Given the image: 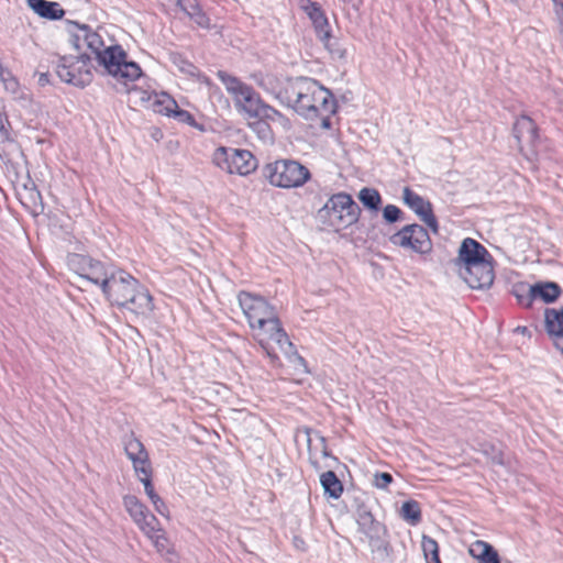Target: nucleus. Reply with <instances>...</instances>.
I'll return each instance as SVG.
<instances>
[{
	"label": "nucleus",
	"instance_id": "nucleus-6",
	"mask_svg": "<svg viewBox=\"0 0 563 563\" xmlns=\"http://www.w3.org/2000/svg\"><path fill=\"white\" fill-rule=\"evenodd\" d=\"M361 216V208L346 192L332 195L317 212L318 220L336 231L346 229L356 223Z\"/></svg>",
	"mask_w": 563,
	"mask_h": 563
},
{
	"label": "nucleus",
	"instance_id": "nucleus-34",
	"mask_svg": "<svg viewBox=\"0 0 563 563\" xmlns=\"http://www.w3.org/2000/svg\"><path fill=\"white\" fill-rule=\"evenodd\" d=\"M512 294L517 301L526 308H531L533 303V297L530 294V285L525 283L516 284L512 288Z\"/></svg>",
	"mask_w": 563,
	"mask_h": 563
},
{
	"label": "nucleus",
	"instance_id": "nucleus-4",
	"mask_svg": "<svg viewBox=\"0 0 563 563\" xmlns=\"http://www.w3.org/2000/svg\"><path fill=\"white\" fill-rule=\"evenodd\" d=\"M306 120L336 112V101L332 92L309 77H294L289 96L285 103Z\"/></svg>",
	"mask_w": 563,
	"mask_h": 563
},
{
	"label": "nucleus",
	"instance_id": "nucleus-40",
	"mask_svg": "<svg viewBox=\"0 0 563 563\" xmlns=\"http://www.w3.org/2000/svg\"><path fill=\"white\" fill-rule=\"evenodd\" d=\"M10 129L11 124L8 120L7 114L0 111V142H5L10 140Z\"/></svg>",
	"mask_w": 563,
	"mask_h": 563
},
{
	"label": "nucleus",
	"instance_id": "nucleus-32",
	"mask_svg": "<svg viewBox=\"0 0 563 563\" xmlns=\"http://www.w3.org/2000/svg\"><path fill=\"white\" fill-rule=\"evenodd\" d=\"M137 527L150 538L154 539V533L159 532V521L157 518L150 512V510L146 511V514L141 518L140 522H137Z\"/></svg>",
	"mask_w": 563,
	"mask_h": 563
},
{
	"label": "nucleus",
	"instance_id": "nucleus-19",
	"mask_svg": "<svg viewBox=\"0 0 563 563\" xmlns=\"http://www.w3.org/2000/svg\"><path fill=\"white\" fill-rule=\"evenodd\" d=\"M141 100L151 102L150 107L153 111L167 117H172L175 109H178L177 102L166 92L148 93L147 91H142Z\"/></svg>",
	"mask_w": 563,
	"mask_h": 563
},
{
	"label": "nucleus",
	"instance_id": "nucleus-9",
	"mask_svg": "<svg viewBox=\"0 0 563 563\" xmlns=\"http://www.w3.org/2000/svg\"><path fill=\"white\" fill-rule=\"evenodd\" d=\"M217 76L232 96L235 108L249 119H255L263 101L254 89L224 70H219Z\"/></svg>",
	"mask_w": 563,
	"mask_h": 563
},
{
	"label": "nucleus",
	"instance_id": "nucleus-25",
	"mask_svg": "<svg viewBox=\"0 0 563 563\" xmlns=\"http://www.w3.org/2000/svg\"><path fill=\"white\" fill-rule=\"evenodd\" d=\"M320 483L324 494L330 498L339 499L343 493V484L333 471H327L321 474Z\"/></svg>",
	"mask_w": 563,
	"mask_h": 563
},
{
	"label": "nucleus",
	"instance_id": "nucleus-3",
	"mask_svg": "<svg viewBox=\"0 0 563 563\" xmlns=\"http://www.w3.org/2000/svg\"><path fill=\"white\" fill-rule=\"evenodd\" d=\"M101 291L112 306L125 309L136 317H148L154 310L148 289L123 269L115 268Z\"/></svg>",
	"mask_w": 563,
	"mask_h": 563
},
{
	"label": "nucleus",
	"instance_id": "nucleus-50",
	"mask_svg": "<svg viewBox=\"0 0 563 563\" xmlns=\"http://www.w3.org/2000/svg\"><path fill=\"white\" fill-rule=\"evenodd\" d=\"M517 330L520 331V332H525L527 330V328L526 327H523V328L519 327Z\"/></svg>",
	"mask_w": 563,
	"mask_h": 563
},
{
	"label": "nucleus",
	"instance_id": "nucleus-8",
	"mask_svg": "<svg viewBox=\"0 0 563 563\" xmlns=\"http://www.w3.org/2000/svg\"><path fill=\"white\" fill-rule=\"evenodd\" d=\"M91 57L79 53L77 56H58L55 73L62 81L84 88L93 79Z\"/></svg>",
	"mask_w": 563,
	"mask_h": 563
},
{
	"label": "nucleus",
	"instance_id": "nucleus-22",
	"mask_svg": "<svg viewBox=\"0 0 563 563\" xmlns=\"http://www.w3.org/2000/svg\"><path fill=\"white\" fill-rule=\"evenodd\" d=\"M27 5L41 18L48 20H60L65 11L57 2L47 0H26Z\"/></svg>",
	"mask_w": 563,
	"mask_h": 563
},
{
	"label": "nucleus",
	"instance_id": "nucleus-21",
	"mask_svg": "<svg viewBox=\"0 0 563 563\" xmlns=\"http://www.w3.org/2000/svg\"><path fill=\"white\" fill-rule=\"evenodd\" d=\"M175 4L184 11L199 27L210 29V18L202 10L198 0H174Z\"/></svg>",
	"mask_w": 563,
	"mask_h": 563
},
{
	"label": "nucleus",
	"instance_id": "nucleus-33",
	"mask_svg": "<svg viewBox=\"0 0 563 563\" xmlns=\"http://www.w3.org/2000/svg\"><path fill=\"white\" fill-rule=\"evenodd\" d=\"M421 547L427 563L440 560L439 544L433 538L423 534L421 540Z\"/></svg>",
	"mask_w": 563,
	"mask_h": 563
},
{
	"label": "nucleus",
	"instance_id": "nucleus-43",
	"mask_svg": "<svg viewBox=\"0 0 563 563\" xmlns=\"http://www.w3.org/2000/svg\"><path fill=\"white\" fill-rule=\"evenodd\" d=\"M172 117L176 118L180 122L188 123L189 125L196 124L194 115L190 112H188L187 110H183L179 108L175 109Z\"/></svg>",
	"mask_w": 563,
	"mask_h": 563
},
{
	"label": "nucleus",
	"instance_id": "nucleus-7",
	"mask_svg": "<svg viewBox=\"0 0 563 563\" xmlns=\"http://www.w3.org/2000/svg\"><path fill=\"white\" fill-rule=\"evenodd\" d=\"M263 174L276 187L295 188L305 185L310 178L309 169L295 159H278L267 164Z\"/></svg>",
	"mask_w": 563,
	"mask_h": 563
},
{
	"label": "nucleus",
	"instance_id": "nucleus-1",
	"mask_svg": "<svg viewBox=\"0 0 563 563\" xmlns=\"http://www.w3.org/2000/svg\"><path fill=\"white\" fill-rule=\"evenodd\" d=\"M238 301L249 321L250 327L253 330H260L267 336L260 338L258 342L273 363L278 357L269 349L268 341H274L279 346L280 351L287 356L289 362L296 366L306 367L305 358L297 353L294 344L289 341L274 306H272L262 296L253 295L244 290L238 294Z\"/></svg>",
	"mask_w": 563,
	"mask_h": 563
},
{
	"label": "nucleus",
	"instance_id": "nucleus-14",
	"mask_svg": "<svg viewBox=\"0 0 563 563\" xmlns=\"http://www.w3.org/2000/svg\"><path fill=\"white\" fill-rule=\"evenodd\" d=\"M493 262L494 261H486L465 267L457 271L459 276L472 289H488L493 285L495 278Z\"/></svg>",
	"mask_w": 563,
	"mask_h": 563
},
{
	"label": "nucleus",
	"instance_id": "nucleus-35",
	"mask_svg": "<svg viewBox=\"0 0 563 563\" xmlns=\"http://www.w3.org/2000/svg\"><path fill=\"white\" fill-rule=\"evenodd\" d=\"M173 64L178 68L179 71L196 77L199 75V69L191 62L187 60L180 54L172 55Z\"/></svg>",
	"mask_w": 563,
	"mask_h": 563
},
{
	"label": "nucleus",
	"instance_id": "nucleus-36",
	"mask_svg": "<svg viewBox=\"0 0 563 563\" xmlns=\"http://www.w3.org/2000/svg\"><path fill=\"white\" fill-rule=\"evenodd\" d=\"M251 129L258 135V137L263 141H272L273 140V131L269 126V123L265 122L262 119H255L254 122L250 123Z\"/></svg>",
	"mask_w": 563,
	"mask_h": 563
},
{
	"label": "nucleus",
	"instance_id": "nucleus-29",
	"mask_svg": "<svg viewBox=\"0 0 563 563\" xmlns=\"http://www.w3.org/2000/svg\"><path fill=\"white\" fill-rule=\"evenodd\" d=\"M126 456L132 462L134 472L136 473L137 476H147L150 471H152L146 449H143L142 453H131L130 455Z\"/></svg>",
	"mask_w": 563,
	"mask_h": 563
},
{
	"label": "nucleus",
	"instance_id": "nucleus-20",
	"mask_svg": "<svg viewBox=\"0 0 563 563\" xmlns=\"http://www.w3.org/2000/svg\"><path fill=\"white\" fill-rule=\"evenodd\" d=\"M530 294L534 300H541L544 303H552L562 294L561 286L555 282H538L530 285Z\"/></svg>",
	"mask_w": 563,
	"mask_h": 563
},
{
	"label": "nucleus",
	"instance_id": "nucleus-2",
	"mask_svg": "<svg viewBox=\"0 0 563 563\" xmlns=\"http://www.w3.org/2000/svg\"><path fill=\"white\" fill-rule=\"evenodd\" d=\"M84 37V43L88 49L96 56L97 67L103 75L112 76L119 84L125 87L126 92H131L129 84L139 79L143 73L135 62L128 60V54L122 46L106 45L99 33L92 31L89 25H81L79 37ZM77 36V40L79 38Z\"/></svg>",
	"mask_w": 563,
	"mask_h": 563
},
{
	"label": "nucleus",
	"instance_id": "nucleus-41",
	"mask_svg": "<svg viewBox=\"0 0 563 563\" xmlns=\"http://www.w3.org/2000/svg\"><path fill=\"white\" fill-rule=\"evenodd\" d=\"M393 483V475L387 472L376 473L374 476V485L379 489H386Z\"/></svg>",
	"mask_w": 563,
	"mask_h": 563
},
{
	"label": "nucleus",
	"instance_id": "nucleus-28",
	"mask_svg": "<svg viewBox=\"0 0 563 563\" xmlns=\"http://www.w3.org/2000/svg\"><path fill=\"white\" fill-rule=\"evenodd\" d=\"M123 505L125 510L129 512L133 521L137 525L141 518L148 510L145 505H143L137 497L133 495H126L123 497Z\"/></svg>",
	"mask_w": 563,
	"mask_h": 563
},
{
	"label": "nucleus",
	"instance_id": "nucleus-39",
	"mask_svg": "<svg viewBox=\"0 0 563 563\" xmlns=\"http://www.w3.org/2000/svg\"><path fill=\"white\" fill-rule=\"evenodd\" d=\"M143 449H145L144 444L133 435L124 440V451L126 455L131 453H142Z\"/></svg>",
	"mask_w": 563,
	"mask_h": 563
},
{
	"label": "nucleus",
	"instance_id": "nucleus-38",
	"mask_svg": "<svg viewBox=\"0 0 563 563\" xmlns=\"http://www.w3.org/2000/svg\"><path fill=\"white\" fill-rule=\"evenodd\" d=\"M139 479L144 485V490L151 499L152 504H157L159 496L155 493L154 486L152 484V471H150L147 476L140 475Z\"/></svg>",
	"mask_w": 563,
	"mask_h": 563
},
{
	"label": "nucleus",
	"instance_id": "nucleus-47",
	"mask_svg": "<svg viewBox=\"0 0 563 563\" xmlns=\"http://www.w3.org/2000/svg\"><path fill=\"white\" fill-rule=\"evenodd\" d=\"M155 507V510L161 514L162 516H166L168 512L167 506L165 505L164 500L159 497L157 500V504H153Z\"/></svg>",
	"mask_w": 563,
	"mask_h": 563
},
{
	"label": "nucleus",
	"instance_id": "nucleus-26",
	"mask_svg": "<svg viewBox=\"0 0 563 563\" xmlns=\"http://www.w3.org/2000/svg\"><path fill=\"white\" fill-rule=\"evenodd\" d=\"M357 197L362 205L371 211H378L382 207V196L375 188L364 187Z\"/></svg>",
	"mask_w": 563,
	"mask_h": 563
},
{
	"label": "nucleus",
	"instance_id": "nucleus-46",
	"mask_svg": "<svg viewBox=\"0 0 563 563\" xmlns=\"http://www.w3.org/2000/svg\"><path fill=\"white\" fill-rule=\"evenodd\" d=\"M158 552H163L167 549V539L164 534L154 533V539H151Z\"/></svg>",
	"mask_w": 563,
	"mask_h": 563
},
{
	"label": "nucleus",
	"instance_id": "nucleus-49",
	"mask_svg": "<svg viewBox=\"0 0 563 563\" xmlns=\"http://www.w3.org/2000/svg\"><path fill=\"white\" fill-rule=\"evenodd\" d=\"M330 117L331 115H319L318 118L322 119V125L328 128L330 125Z\"/></svg>",
	"mask_w": 563,
	"mask_h": 563
},
{
	"label": "nucleus",
	"instance_id": "nucleus-23",
	"mask_svg": "<svg viewBox=\"0 0 563 563\" xmlns=\"http://www.w3.org/2000/svg\"><path fill=\"white\" fill-rule=\"evenodd\" d=\"M468 552L478 563H500L498 552L486 541H475L470 547Z\"/></svg>",
	"mask_w": 563,
	"mask_h": 563
},
{
	"label": "nucleus",
	"instance_id": "nucleus-16",
	"mask_svg": "<svg viewBox=\"0 0 563 563\" xmlns=\"http://www.w3.org/2000/svg\"><path fill=\"white\" fill-rule=\"evenodd\" d=\"M514 137L520 151L526 146L533 147L538 140V128L533 120L527 115L518 118L512 128Z\"/></svg>",
	"mask_w": 563,
	"mask_h": 563
},
{
	"label": "nucleus",
	"instance_id": "nucleus-11",
	"mask_svg": "<svg viewBox=\"0 0 563 563\" xmlns=\"http://www.w3.org/2000/svg\"><path fill=\"white\" fill-rule=\"evenodd\" d=\"M214 163L229 174L246 176L254 172L257 161L247 150L219 147L213 155Z\"/></svg>",
	"mask_w": 563,
	"mask_h": 563
},
{
	"label": "nucleus",
	"instance_id": "nucleus-24",
	"mask_svg": "<svg viewBox=\"0 0 563 563\" xmlns=\"http://www.w3.org/2000/svg\"><path fill=\"white\" fill-rule=\"evenodd\" d=\"M404 202L415 211V213L421 219L432 210V205L426 201L420 195L412 191L409 187H405L402 191Z\"/></svg>",
	"mask_w": 563,
	"mask_h": 563
},
{
	"label": "nucleus",
	"instance_id": "nucleus-5",
	"mask_svg": "<svg viewBox=\"0 0 563 563\" xmlns=\"http://www.w3.org/2000/svg\"><path fill=\"white\" fill-rule=\"evenodd\" d=\"M378 506L376 499L367 498L357 501L355 509L356 523L358 531L367 538L373 561L375 563H389L393 547L389 542V531L386 525L378 519L375 511Z\"/></svg>",
	"mask_w": 563,
	"mask_h": 563
},
{
	"label": "nucleus",
	"instance_id": "nucleus-10",
	"mask_svg": "<svg viewBox=\"0 0 563 563\" xmlns=\"http://www.w3.org/2000/svg\"><path fill=\"white\" fill-rule=\"evenodd\" d=\"M68 264L80 278L99 286L100 289L103 288L110 275L117 268L111 264L82 254L70 255Z\"/></svg>",
	"mask_w": 563,
	"mask_h": 563
},
{
	"label": "nucleus",
	"instance_id": "nucleus-31",
	"mask_svg": "<svg viewBox=\"0 0 563 563\" xmlns=\"http://www.w3.org/2000/svg\"><path fill=\"white\" fill-rule=\"evenodd\" d=\"M255 119L265 120V122L267 123L269 121L279 122L284 125L288 123V119L283 113H280L278 110L264 102L262 103L258 111V115H256Z\"/></svg>",
	"mask_w": 563,
	"mask_h": 563
},
{
	"label": "nucleus",
	"instance_id": "nucleus-42",
	"mask_svg": "<svg viewBox=\"0 0 563 563\" xmlns=\"http://www.w3.org/2000/svg\"><path fill=\"white\" fill-rule=\"evenodd\" d=\"M485 453L490 457L493 464L501 466L507 464L505 454L501 450L492 446L490 451L486 450Z\"/></svg>",
	"mask_w": 563,
	"mask_h": 563
},
{
	"label": "nucleus",
	"instance_id": "nucleus-15",
	"mask_svg": "<svg viewBox=\"0 0 563 563\" xmlns=\"http://www.w3.org/2000/svg\"><path fill=\"white\" fill-rule=\"evenodd\" d=\"M257 85L263 88L266 92L271 93L274 98H276L282 104L285 106L288 96L289 89L292 86L294 78L286 77L282 78L275 74L271 73H260L255 75Z\"/></svg>",
	"mask_w": 563,
	"mask_h": 563
},
{
	"label": "nucleus",
	"instance_id": "nucleus-48",
	"mask_svg": "<svg viewBox=\"0 0 563 563\" xmlns=\"http://www.w3.org/2000/svg\"><path fill=\"white\" fill-rule=\"evenodd\" d=\"M48 77H49V74L48 73H42L40 74V78H38V82L41 85H45L47 84L49 80H48Z\"/></svg>",
	"mask_w": 563,
	"mask_h": 563
},
{
	"label": "nucleus",
	"instance_id": "nucleus-27",
	"mask_svg": "<svg viewBox=\"0 0 563 563\" xmlns=\"http://www.w3.org/2000/svg\"><path fill=\"white\" fill-rule=\"evenodd\" d=\"M399 516L411 526H417L421 521V508L417 500H406L400 510Z\"/></svg>",
	"mask_w": 563,
	"mask_h": 563
},
{
	"label": "nucleus",
	"instance_id": "nucleus-12",
	"mask_svg": "<svg viewBox=\"0 0 563 563\" xmlns=\"http://www.w3.org/2000/svg\"><path fill=\"white\" fill-rule=\"evenodd\" d=\"M389 242L395 246L421 255L429 254L432 251V241L427 229L417 223L401 228L389 236Z\"/></svg>",
	"mask_w": 563,
	"mask_h": 563
},
{
	"label": "nucleus",
	"instance_id": "nucleus-17",
	"mask_svg": "<svg viewBox=\"0 0 563 563\" xmlns=\"http://www.w3.org/2000/svg\"><path fill=\"white\" fill-rule=\"evenodd\" d=\"M544 325L556 349L563 352V307L560 309L547 308Z\"/></svg>",
	"mask_w": 563,
	"mask_h": 563
},
{
	"label": "nucleus",
	"instance_id": "nucleus-44",
	"mask_svg": "<svg viewBox=\"0 0 563 563\" xmlns=\"http://www.w3.org/2000/svg\"><path fill=\"white\" fill-rule=\"evenodd\" d=\"M75 25L77 31L70 34L69 41L77 51H81L86 46L84 43V37L80 36V38L77 41V36L79 37V34L81 33V25L78 23H75Z\"/></svg>",
	"mask_w": 563,
	"mask_h": 563
},
{
	"label": "nucleus",
	"instance_id": "nucleus-13",
	"mask_svg": "<svg viewBox=\"0 0 563 563\" xmlns=\"http://www.w3.org/2000/svg\"><path fill=\"white\" fill-rule=\"evenodd\" d=\"M486 261H494L492 254L478 241L466 238L462 241L454 265L457 271Z\"/></svg>",
	"mask_w": 563,
	"mask_h": 563
},
{
	"label": "nucleus",
	"instance_id": "nucleus-37",
	"mask_svg": "<svg viewBox=\"0 0 563 563\" xmlns=\"http://www.w3.org/2000/svg\"><path fill=\"white\" fill-rule=\"evenodd\" d=\"M404 212L395 205H387L383 209V218L387 223H395L402 220Z\"/></svg>",
	"mask_w": 563,
	"mask_h": 563
},
{
	"label": "nucleus",
	"instance_id": "nucleus-45",
	"mask_svg": "<svg viewBox=\"0 0 563 563\" xmlns=\"http://www.w3.org/2000/svg\"><path fill=\"white\" fill-rule=\"evenodd\" d=\"M422 222H424L433 233H438L439 231V222L433 213V210H429L427 214H424L423 218L420 219Z\"/></svg>",
	"mask_w": 563,
	"mask_h": 563
},
{
	"label": "nucleus",
	"instance_id": "nucleus-18",
	"mask_svg": "<svg viewBox=\"0 0 563 563\" xmlns=\"http://www.w3.org/2000/svg\"><path fill=\"white\" fill-rule=\"evenodd\" d=\"M302 9L312 21L317 37L319 40H327L329 33H331V29L329 20L320 4L318 2L307 0V3L302 5Z\"/></svg>",
	"mask_w": 563,
	"mask_h": 563
},
{
	"label": "nucleus",
	"instance_id": "nucleus-30",
	"mask_svg": "<svg viewBox=\"0 0 563 563\" xmlns=\"http://www.w3.org/2000/svg\"><path fill=\"white\" fill-rule=\"evenodd\" d=\"M322 42L323 46L330 53L333 59H344L346 57V48L341 43V41L334 37L331 33L327 40H319Z\"/></svg>",
	"mask_w": 563,
	"mask_h": 563
}]
</instances>
